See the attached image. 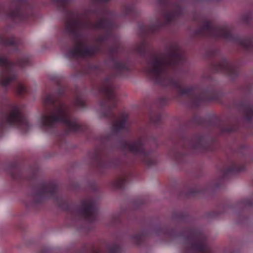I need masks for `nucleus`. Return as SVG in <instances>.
<instances>
[{"label": "nucleus", "instance_id": "1", "mask_svg": "<svg viewBox=\"0 0 253 253\" xmlns=\"http://www.w3.org/2000/svg\"><path fill=\"white\" fill-rule=\"evenodd\" d=\"M45 105H54V110L50 114H44L38 120L37 125L41 128L46 129L53 126L57 123H64L70 130L76 131L79 129L77 121L73 119L68 107L64 103L55 105L53 95H48L44 99Z\"/></svg>", "mask_w": 253, "mask_h": 253}, {"label": "nucleus", "instance_id": "2", "mask_svg": "<svg viewBox=\"0 0 253 253\" xmlns=\"http://www.w3.org/2000/svg\"><path fill=\"white\" fill-rule=\"evenodd\" d=\"M181 59V56L177 52L167 56H155L148 63L147 72L153 75L159 76L168 67L178 63Z\"/></svg>", "mask_w": 253, "mask_h": 253}, {"label": "nucleus", "instance_id": "3", "mask_svg": "<svg viewBox=\"0 0 253 253\" xmlns=\"http://www.w3.org/2000/svg\"><path fill=\"white\" fill-rule=\"evenodd\" d=\"M6 125L14 126L21 129H26L29 126L27 119L21 114L20 107L17 105L11 106L9 115L4 121L0 123V127Z\"/></svg>", "mask_w": 253, "mask_h": 253}, {"label": "nucleus", "instance_id": "4", "mask_svg": "<svg viewBox=\"0 0 253 253\" xmlns=\"http://www.w3.org/2000/svg\"><path fill=\"white\" fill-rule=\"evenodd\" d=\"M1 82L2 85L6 86L15 80L16 75L13 70V66L6 58L0 57Z\"/></svg>", "mask_w": 253, "mask_h": 253}, {"label": "nucleus", "instance_id": "5", "mask_svg": "<svg viewBox=\"0 0 253 253\" xmlns=\"http://www.w3.org/2000/svg\"><path fill=\"white\" fill-rule=\"evenodd\" d=\"M102 91L106 95L108 103L112 104V107H114L117 100L114 93L113 86L110 81L106 80L104 82Z\"/></svg>", "mask_w": 253, "mask_h": 253}, {"label": "nucleus", "instance_id": "6", "mask_svg": "<svg viewBox=\"0 0 253 253\" xmlns=\"http://www.w3.org/2000/svg\"><path fill=\"white\" fill-rule=\"evenodd\" d=\"M92 48L86 47L83 43H80L72 50V54L77 56H86L92 54Z\"/></svg>", "mask_w": 253, "mask_h": 253}, {"label": "nucleus", "instance_id": "7", "mask_svg": "<svg viewBox=\"0 0 253 253\" xmlns=\"http://www.w3.org/2000/svg\"><path fill=\"white\" fill-rule=\"evenodd\" d=\"M127 115L124 114L113 125L112 130L114 131H118L122 129L126 125Z\"/></svg>", "mask_w": 253, "mask_h": 253}, {"label": "nucleus", "instance_id": "8", "mask_svg": "<svg viewBox=\"0 0 253 253\" xmlns=\"http://www.w3.org/2000/svg\"><path fill=\"white\" fill-rule=\"evenodd\" d=\"M143 143L141 140L135 143H129L127 144L128 150L133 153H138L143 149Z\"/></svg>", "mask_w": 253, "mask_h": 253}, {"label": "nucleus", "instance_id": "9", "mask_svg": "<svg viewBox=\"0 0 253 253\" xmlns=\"http://www.w3.org/2000/svg\"><path fill=\"white\" fill-rule=\"evenodd\" d=\"M84 207V212L87 217H89L95 214L96 211L91 203L85 204Z\"/></svg>", "mask_w": 253, "mask_h": 253}, {"label": "nucleus", "instance_id": "10", "mask_svg": "<svg viewBox=\"0 0 253 253\" xmlns=\"http://www.w3.org/2000/svg\"><path fill=\"white\" fill-rule=\"evenodd\" d=\"M26 91V88L25 86L21 84H19L17 85V92L18 94H21Z\"/></svg>", "mask_w": 253, "mask_h": 253}, {"label": "nucleus", "instance_id": "11", "mask_svg": "<svg viewBox=\"0 0 253 253\" xmlns=\"http://www.w3.org/2000/svg\"><path fill=\"white\" fill-rule=\"evenodd\" d=\"M228 32V31L226 29L223 28L220 29V36L223 37L224 38H227L228 37V36L227 35V33Z\"/></svg>", "mask_w": 253, "mask_h": 253}, {"label": "nucleus", "instance_id": "12", "mask_svg": "<svg viewBox=\"0 0 253 253\" xmlns=\"http://www.w3.org/2000/svg\"><path fill=\"white\" fill-rule=\"evenodd\" d=\"M79 105H82L83 103H82V101L81 100H79V103H77Z\"/></svg>", "mask_w": 253, "mask_h": 253}, {"label": "nucleus", "instance_id": "13", "mask_svg": "<svg viewBox=\"0 0 253 253\" xmlns=\"http://www.w3.org/2000/svg\"><path fill=\"white\" fill-rule=\"evenodd\" d=\"M12 43H13V42H9V43H7V44H12Z\"/></svg>", "mask_w": 253, "mask_h": 253}, {"label": "nucleus", "instance_id": "14", "mask_svg": "<svg viewBox=\"0 0 253 253\" xmlns=\"http://www.w3.org/2000/svg\"><path fill=\"white\" fill-rule=\"evenodd\" d=\"M11 16L13 17V16H15V15L14 14H12V15H11Z\"/></svg>", "mask_w": 253, "mask_h": 253}]
</instances>
